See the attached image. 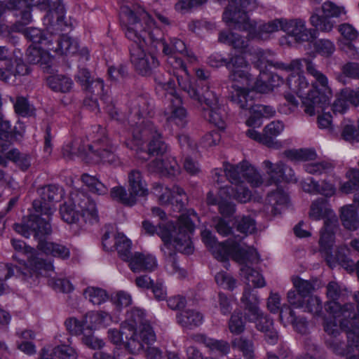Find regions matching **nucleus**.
Masks as SVG:
<instances>
[{
  "label": "nucleus",
  "mask_w": 359,
  "mask_h": 359,
  "mask_svg": "<svg viewBox=\"0 0 359 359\" xmlns=\"http://www.w3.org/2000/svg\"><path fill=\"white\" fill-rule=\"evenodd\" d=\"M343 289L335 281L326 286L325 304L328 317L323 318V329L327 335V346L335 353L347 359H359V327L357 325L358 310L353 304L341 305L337 300Z\"/></svg>",
  "instance_id": "f257e3e1"
},
{
  "label": "nucleus",
  "mask_w": 359,
  "mask_h": 359,
  "mask_svg": "<svg viewBox=\"0 0 359 359\" xmlns=\"http://www.w3.org/2000/svg\"><path fill=\"white\" fill-rule=\"evenodd\" d=\"M121 22L126 36L133 42L130 47V61L136 70L142 75L149 74L158 65L155 56L158 48L154 47V35L161 30L156 27L151 16L141 7L123 6Z\"/></svg>",
  "instance_id": "f03ea898"
},
{
  "label": "nucleus",
  "mask_w": 359,
  "mask_h": 359,
  "mask_svg": "<svg viewBox=\"0 0 359 359\" xmlns=\"http://www.w3.org/2000/svg\"><path fill=\"white\" fill-rule=\"evenodd\" d=\"M224 170L231 185L221 187L218 192V199L211 192L208 194L207 202L210 205L217 204L219 212L226 217L235 212V204L230 201L234 199L240 203H247L252 197L251 191L244 185L245 180L252 187L267 186L262 175L247 161H242L234 165L224 163Z\"/></svg>",
  "instance_id": "7ed1b4c3"
},
{
  "label": "nucleus",
  "mask_w": 359,
  "mask_h": 359,
  "mask_svg": "<svg viewBox=\"0 0 359 359\" xmlns=\"http://www.w3.org/2000/svg\"><path fill=\"white\" fill-rule=\"evenodd\" d=\"M196 217V215L194 212L189 216L184 214L180 215L177 219V226L171 222H162L158 227L148 221L142 223L143 228L147 233L154 234L156 232L161 238L163 242L161 250L167 256L166 271L170 274L176 275L179 278H184L187 272L178 266L172 250L175 249L187 255L192 253L193 246L190 234L194 229L192 217Z\"/></svg>",
  "instance_id": "20e7f679"
},
{
  "label": "nucleus",
  "mask_w": 359,
  "mask_h": 359,
  "mask_svg": "<svg viewBox=\"0 0 359 359\" xmlns=\"http://www.w3.org/2000/svg\"><path fill=\"white\" fill-rule=\"evenodd\" d=\"M203 242L207 248L210 249L214 257L219 261L225 262V266L228 264L226 261L231 257L236 262L243 264L241 271L242 275L245 276L247 283L246 289H249L251 295L257 294L252 292L250 287H262L266 285L263 276L257 271L252 269L247 265L248 262H254L259 260V255L256 250L248 246H243L240 243V240L234 241L228 239L225 242L219 243L215 236L208 230H204L201 233Z\"/></svg>",
  "instance_id": "39448f33"
},
{
  "label": "nucleus",
  "mask_w": 359,
  "mask_h": 359,
  "mask_svg": "<svg viewBox=\"0 0 359 359\" xmlns=\"http://www.w3.org/2000/svg\"><path fill=\"white\" fill-rule=\"evenodd\" d=\"M309 217L313 220H325V229L321 231L319 240L320 250L323 254L328 264L332 267L339 262L347 271H353L354 264L351 260H346L341 253L334 250V236L333 228L337 224V217L330 208L327 201L318 199L311 205Z\"/></svg>",
  "instance_id": "423d86ee"
},
{
  "label": "nucleus",
  "mask_w": 359,
  "mask_h": 359,
  "mask_svg": "<svg viewBox=\"0 0 359 359\" xmlns=\"http://www.w3.org/2000/svg\"><path fill=\"white\" fill-rule=\"evenodd\" d=\"M154 47L163 48V53L168 56V64L174 69L172 74L176 77L179 86L189 94L190 97L199 99L196 90L191 83L190 76L182 60V57H184L189 62H194L196 60L194 55L187 50L185 43L180 39H172L170 43L168 44L161 41V34L159 36L154 35Z\"/></svg>",
  "instance_id": "0eeeda50"
},
{
  "label": "nucleus",
  "mask_w": 359,
  "mask_h": 359,
  "mask_svg": "<svg viewBox=\"0 0 359 359\" xmlns=\"http://www.w3.org/2000/svg\"><path fill=\"white\" fill-rule=\"evenodd\" d=\"M122 333L126 334V347L133 353H139L144 348L143 342L156 341L152 327L144 319L142 310L134 308L128 311L126 319L122 323Z\"/></svg>",
  "instance_id": "6e6552de"
},
{
  "label": "nucleus",
  "mask_w": 359,
  "mask_h": 359,
  "mask_svg": "<svg viewBox=\"0 0 359 359\" xmlns=\"http://www.w3.org/2000/svg\"><path fill=\"white\" fill-rule=\"evenodd\" d=\"M15 231L25 238L32 234L38 241V248L46 255L62 259H68L70 251L66 246L44 240V237L51 233V226L48 221L39 217H32L25 224L14 225Z\"/></svg>",
  "instance_id": "1a4fd4ad"
},
{
  "label": "nucleus",
  "mask_w": 359,
  "mask_h": 359,
  "mask_svg": "<svg viewBox=\"0 0 359 359\" xmlns=\"http://www.w3.org/2000/svg\"><path fill=\"white\" fill-rule=\"evenodd\" d=\"M304 62L306 72L314 78V81L311 83L313 91L303 98V106L306 114L313 116L316 112L323 110L329 104L332 91L327 77L316 68V65L307 59H304Z\"/></svg>",
  "instance_id": "9d476101"
},
{
  "label": "nucleus",
  "mask_w": 359,
  "mask_h": 359,
  "mask_svg": "<svg viewBox=\"0 0 359 359\" xmlns=\"http://www.w3.org/2000/svg\"><path fill=\"white\" fill-rule=\"evenodd\" d=\"M233 69L229 75L232 91L231 101L242 109H248L253 103L250 93L255 90L253 77L249 72L250 66L248 61L242 58L233 60Z\"/></svg>",
  "instance_id": "9b49d317"
},
{
  "label": "nucleus",
  "mask_w": 359,
  "mask_h": 359,
  "mask_svg": "<svg viewBox=\"0 0 359 359\" xmlns=\"http://www.w3.org/2000/svg\"><path fill=\"white\" fill-rule=\"evenodd\" d=\"M62 219L69 224L98 222L99 217L95 203L81 191L71 193L69 201L60 207Z\"/></svg>",
  "instance_id": "f8f14e48"
},
{
  "label": "nucleus",
  "mask_w": 359,
  "mask_h": 359,
  "mask_svg": "<svg viewBox=\"0 0 359 359\" xmlns=\"http://www.w3.org/2000/svg\"><path fill=\"white\" fill-rule=\"evenodd\" d=\"M127 147L135 150L137 158L142 161H147L151 156H163L167 151V145L151 123L147 124L140 135H134Z\"/></svg>",
  "instance_id": "ddd939ff"
},
{
  "label": "nucleus",
  "mask_w": 359,
  "mask_h": 359,
  "mask_svg": "<svg viewBox=\"0 0 359 359\" xmlns=\"http://www.w3.org/2000/svg\"><path fill=\"white\" fill-rule=\"evenodd\" d=\"M156 82V89L165 91L168 100L163 112L166 121L170 125L183 127L187 121V111L182 105L181 97L176 93L174 81L158 76Z\"/></svg>",
  "instance_id": "4468645a"
},
{
  "label": "nucleus",
  "mask_w": 359,
  "mask_h": 359,
  "mask_svg": "<svg viewBox=\"0 0 359 359\" xmlns=\"http://www.w3.org/2000/svg\"><path fill=\"white\" fill-rule=\"evenodd\" d=\"M241 301L244 304L246 319L254 323L256 328L265 334L269 343L275 344L278 340L277 332L273 329L272 320L259 309L258 297L251 295L250 290L246 289Z\"/></svg>",
  "instance_id": "2eb2a0df"
},
{
  "label": "nucleus",
  "mask_w": 359,
  "mask_h": 359,
  "mask_svg": "<svg viewBox=\"0 0 359 359\" xmlns=\"http://www.w3.org/2000/svg\"><path fill=\"white\" fill-rule=\"evenodd\" d=\"M303 61L304 59H294L287 64L279 62L276 65L277 69L287 73L286 79L287 86L292 93L302 99V103L303 98L310 93L311 91H313L311 82L306 78L303 71Z\"/></svg>",
  "instance_id": "dca6fc26"
},
{
  "label": "nucleus",
  "mask_w": 359,
  "mask_h": 359,
  "mask_svg": "<svg viewBox=\"0 0 359 359\" xmlns=\"http://www.w3.org/2000/svg\"><path fill=\"white\" fill-rule=\"evenodd\" d=\"M40 199L34 200L33 208L36 212L41 213L46 217H41L39 215H32V217H39L50 223V217L55 211V203L59 201L62 196V190L55 185H48L39 189Z\"/></svg>",
  "instance_id": "f3484780"
},
{
  "label": "nucleus",
  "mask_w": 359,
  "mask_h": 359,
  "mask_svg": "<svg viewBox=\"0 0 359 359\" xmlns=\"http://www.w3.org/2000/svg\"><path fill=\"white\" fill-rule=\"evenodd\" d=\"M11 243L15 250L17 251V254L13 256L14 259L22 262L23 264H25L27 261L35 271L44 276H48V272L53 270L52 262H46L39 258V255L35 253L34 249L27 246L23 241L13 238L11 240Z\"/></svg>",
  "instance_id": "a211bd4d"
},
{
  "label": "nucleus",
  "mask_w": 359,
  "mask_h": 359,
  "mask_svg": "<svg viewBox=\"0 0 359 359\" xmlns=\"http://www.w3.org/2000/svg\"><path fill=\"white\" fill-rule=\"evenodd\" d=\"M257 7L253 0H230L223 14V20L229 27L239 29L249 19L247 13Z\"/></svg>",
  "instance_id": "6ab92c4d"
},
{
  "label": "nucleus",
  "mask_w": 359,
  "mask_h": 359,
  "mask_svg": "<svg viewBox=\"0 0 359 359\" xmlns=\"http://www.w3.org/2000/svg\"><path fill=\"white\" fill-rule=\"evenodd\" d=\"M199 99L191 97L200 103L204 102L207 107L204 108L203 116L210 123L223 129L225 128V113L220 107L218 102V97L213 91L207 90L201 97L196 91Z\"/></svg>",
  "instance_id": "aec40b11"
},
{
  "label": "nucleus",
  "mask_w": 359,
  "mask_h": 359,
  "mask_svg": "<svg viewBox=\"0 0 359 359\" xmlns=\"http://www.w3.org/2000/svg\"><path fill=\"white\" fill-rule=\"evenodd\" d=\"M88 147L89 160L96 163L102 161L114 165L119 163V158L115 154L116 147L110 144L106 137L97 139Z\"/></svg>",
  "instance_id": "412c9836"
},
{
  "label": "nucleus",
  "mask_w": 359,
  "mask_h": 359,
  "mask_svg": "<svg viewBox=\"0 0 359 359\" xmlns=\"http://www.w3.org/2000/svg\"><path fill=\"white\" fill-rule=\"evenodd\" d=\"M281 28L282 18L262 22L259 25L248 19L238 29L247 31L248 37L251 39L265 40L269 39L271 34L281 30Z\"/></svg>",
  "instance_id": "4be33fe9"
},
{
  "label": "nucleus",
  "mask_w": 359,
  "mask_h": 359,
  "mask_svg": "<svg viewBox=\"0 0 359 359\" xmlns=\"http://www.w3.org/2000/svg\"><path fill=\"white\" fill-rule=\"evenodd\" d=\"M288 303L295 309H303L311 313L314 317L323 316V305L320 298L316 295H309L302 299L294 290H290L287 294Z\"/></svg>",
  "instance_id": "5701e85b"
},
{
  "label": "nucleus",
  "mask_w": 359,
  "mask_h": 359,
  "mask_svg": "<svg viewBox=\"0 0 359 359\" xmlns=\"http://www.w3.org/2000/svg\"><path fill=\"white\" fill-rule=\"evenodd\" d=\"M262 166L268 176L266 182L267 186L283 181L297 182L293 170L287 168L282 161L273 163L269 160H265L262 163Z\"/></svg>",
  "instance_id": "b1692460"
},
{
  "label": "nucleus",
  "mask_w": 359,
  "mask_h": 359,
  "mask_svg": "<svg viewBox=\"0 0 359 359\" xmlns=\"http://www.w3.org/2000/svg\"><path fill=\"white\" fill-rule=\"evenodd\" d=\"M281 30L296 42L308 41L313 39V30L307 28L306 21L302 18H282Z\"/></svg>",
  "instance_id": "393cba45"
},
{
  "label": "nucleus",
  "mask_w": 359,
  "mask_h": 359,
  "mask_svg": "<svg viewBox=\"0 0 359 359\" xmlns=\"http://www.w3.org/2000/svg\"><path fill=\"white\" fill-rule=\"evenodd\" d=\"M126 261L134 273L151 272L158 266L156 258L149 253L136 252Z\"/></svg>",
  "instance_id": "a878e982"
},
{
  "label": "nucleus",
  "mask_w": 359,
  "mask_h": 359,
  "mask_svg": "<svg viewBox=\"0 0 359 359\" xmlns=\"http://www.w3.org/2000/svg\"><path fill=\"white\" fill-rule=\"evenodd\" d=\"M103 247L106 250L116 248L122 259L126 261L131 256V241L125 235L118 233L114 237V242L110 239L108 233H104L102 239Z\"/></svg>",
  "instance_id": "bb28decb"
},
{
  "label": "nucleus",
  "mask_w": 359,
  "mask_h": 359,
  "mask_svg": "<svg viewBox=\"0 0 359 359\" xmlns=\"http://www.w3.org/2000/svg\"><path fill=\"white\" fill-rule=\"evenodd\" d=\"M154 193L158 197L162 203H174L179 205L180 208L184 205L186 200V194L183 189L178 187H173L170 190L167 187H163L161 184H155L153 187Z\"/></svg>",
  "instance_id": "cd10ccee"
},
{
  "label": "nucleus",
  "mask_w": 359,
  "mask_h": 359,
  "mask_svg": "<svg viewBox=\"0 0 359 359\" xmlns=\"http://www.w3.org/2000/svg\"><path fill=\"white\" fill-rule=\"evenodd\" d=\"M46 0H10L7 4L8 9L15 11L16 16L20 17V22L27 25L31 22L30 7L46 3Z\"/></svg>",
  "instance_id": "c85d7f7f"
},
{
  "label": "nucleus",
  "mask_w": 359,
  "mask_h": 359,
  "mask_svg": "<svg viewBox=\"0 0 359 359\" xmlns=\"http://www.w3.org/2000/svg\"><path fill=\"white\" fill-rule=\"evenodd\" d=\"M48 46L44 45L31 44L27 50V57L29 63L40 64L44 69L48 70L52 63V57Z\"/></svg>",
  "instance_id": "c756f323"
},
{
  "label": "nucleus",
  "mask_w": 359,
  "mask_h": 359,
  "mask_svg": "<svg viewBox=\"0 0 359 359\" xmlns=\"http://www.w3.org/2000/svg\"><path fill=\"white\" fill-rule=\"evenodd\" d=\"M149 170L163 175H175L179 173L180 166L174 158L164 154L153 160L149 164Z\"/></svg>",
  "instance_id": "7c9ffc66"
},
{
  "label": "nucleus",
  "mask_w": 359,
  "mask_h": 359,
  "mask_svg": "<svg viewBox=\"0 0 359 359\" xmlns=\"http://www.w3.org/2000/svg\"><path fill=\"white\" fill-rule=\"evenodd\" d=\"M349 103L355 106L359 104V90H353L346 88L339 94L332 105V109L335 114H344L348 107Z\"/></svg>",
  "instance_id": "2f4dec72"
},
{
  "label": "nucleus",
  "mask_w": 359,
  "mask_h": 359,
  "mask_svg": "<svg viewBox=\"0 0 359 359\" xmlns=\"http://www.w3.org/2000/svg\"><path fill=\"white\" fill-rule=\"evenodd\" d=\"M284 79L277 74L268 73L265 70H261L259 77L255 84V90L261 93H266L272 90L275 87L283 83Z\"/></svg>",
  "instance_id": "473e14b6"
},
{
  "label": "nucleus",
  "mask_w": 359,
  "mask_h": 359,
  "mask_svg": "<svg viewBox=\"0 0 359 359\" xmlns=\"http://www.w3.org/2000/svg\"><path fill=\"white\" fill-rule=\"evenodd\" d=\"M288 201L287 195L280 189L269 193L265 201V210L276 215L279 214Z\"/></svg>",
  "instance_id": "72a5a7b5"
},
{
  "label": "nucleus",
  "mask_w": 359,
  "mask_h": 359,
  "mask_svg": "<svg viewBox=\"0 0 359 359\" xmlns=\"http://www.w3.org/2000/svg\"><path fill=\"white\" fill-rule=\"evenodd\" d=\"M128 190L134 197L147 194V184L142 173L136 169L132 170L128 175Z\"/></svg>",
  "instance_id": "f704fd0d"
},
{
  "label": "nucleus",
  "mask_w": 359,
  "mask_h": 359,
  "mask_svg": "<svg viewBox=\"0 0 359 359\" xmlns=\"http://www.w3.org/2000/svg\"><path fill=\"white\" fill-rule=\"evenodd\" d=\"M177 320L183 327L191 329L203 323V316L196 310L186 309L177 313Z\"/></svg>",
  "instance_id": "c9c22d12"
},
{
  "label": "nucleus",
  "mask_w": 359,
  "mask_h": 359,
  "mask_svg": "<svg viewBox=\"0 0 359 359\" xmlns=\"http://www.w3.org/2000/svg\"><path fill=\"white\" fill-rule=\"evenodd\" d=\"M84 323L88 330H94L100 326L108 325L111 321V316L104 311H91L84 316Z\"/></svg>",
  "instance_id": "e433bc0d"
},
{
  "label": "nucleus",
  "mask_w": 359,
  "mask_h": 359,
  "mask_svg": "<svg viewBox=\"0 0 359 359\" xmlns=\"http://www.w3.org/2000/svg\"><path fill=\"white\" fill-rule=\"evenodd\" d=\"M340 219L344 226L349 230H356L359 227V217L352 205L341 208Z\"/></svg>",
  "instance_id": "4c0bfd02"
},
{
  "label": "nucleus",
  "mask_w": 359,
  "mask_h": 359,
  "mask_svg": "<svg viewBox=\"0 0 359 359\" xmlns=\"http://www.w3.org/2000/svg\"><path fill=\"white\" fill-rule=\"evenodd\" d=\"M53 47V52L60 55H74L78 51L77 41L67 35H62L58 40L57 46L52 43L50 48Z\"/></svg>",
  "instance_id": "58836bf2"
},
{
  "label": "nucleus",
  "mask_w": 359,
  "mask_h": 359,
  "mask_svg": "<svg viewBox=\"0 0 359 359\" xmlns=\"http://www.w3.org/2000/svg\"><path fill=\"white\" fill-rule=\"evenodd\" d=\"M273 53L271 50L258 49L253 53L251 60L254 65L259 69L260 73L261 70L266 71L268 66H274L277 68L276 65L278 62H273Z\"/></svg>",
  "instance_id": "ea45409f"
},
{
  "label": "nucleus",
  "mask_w": 359,
  "mask_h": 359,
  "mask_svg": "<svg viewBox=\"0 0 359 359\" xmlns=\"http://www.w3.org/2000/svg\"><path fill=\"white\" fill-rule=\"evenodd\" d=\"M24 34L32 42V44L44 45V46H48V49H53V47L50 48L53 36L44 35L41 29L36 27H28L24 30Z\"/></svg>",
  "instance_id": "a19ab883"
},
{
  "label": "nucleus",
  "mask_w": 359,
  "mask_h": 359,
  "mask_svg": "<svg viewBox=\"0 0 359 359\" xmlns=\"http://www.w3.org/2000/svg\"><path fill=\"white\" fill-rule=\"evenodd\" d=\"M195 341L203 344L211 351H217L222 354H226L229 352L230 347L229 344L222 340H216L208 338L203 334H197L194 337Z\"/></svg>",
  "instance_id": "79ce46f5"
},
{
  "label": "nucleus",
  "mask_w": 359,
  "mask_h": 359,
  "mask_svg": "<svg viewBox=\"0 0 359 359\" xmlns=\"http://www.w3.org/2000/svg\"><path fill=\"white\" fill-rule=\"evenodd\" d=\"M219 41L238 50H244L248 46V40L243 39L238 34L231 32H221Z\"/></svg>",
  "instance_id": "37998d69"
},
{
  "label": "nucleus",
  "mask_w": 359,
  "mask_h": 359,
  "mask_svg": "<svg viewBox=\"0 0 359 359\" xmlns=\"http://www.w3.org/2000/svg\"><path fill=\"white\" fill-rule=\"evenodd\" d=\"M49 87L54 91L67 93L73 86L72 80L63 75H53L48 78Z\"/></svg>",
  "instance_id": "c03bdc74"
},
{
  "label": "nucleus",
  "mask_w": 359,
  "mask_h": 359,
  "mask_svg": "<svg viewBox=\"0 0 359 359\" xmlns=\"http://www.w3.org/2000/svg\"><path fill=\"white\" fill-rule=\"evenodd\" d=\"M318 9L311 14L309 21L312 26L323 32H330L334 27L335 22L330 18L320 15Z\"/></svg>",
  "instance_id": "a18cd8bd"
},
{
  "label": "nucleus",
  "mask_w": 359,
  "mask_h": 359,
  "mask_svg": "<svg viewBox=\"0 0 359 359\" xmlns=\"http://www.w3.org/2000/svg\"><path fill=\"white\" fill-rule=\"evenodd\" d=\"M88 150L87 151L85 145H81L79 140H74L64 145L62 149L63 156L69 159L72 158L75 156H81L88 157Z\"/></svg>",
  "instance_id": "49530a36"
},
{
  "label": "nucleus",
  "mask_w": 359,
  "mask_h": 359,
  "mask_svg": "<svg viewBox=\"0 0 359 359\" xmlns=\"http://www.w3.org/2000/svg\"><path fill=\"white\" fill-rule=\"evenodd\" d=\"M287 309L288 310V314H285L284 311L281 310L280 320L285 324H292L299 332L305 333L306 332V321L305 319H297L294 316V312L289 306H287Z\"/></svg>",
  "instance_id": "de8ad7c7"
},
{
  "label": "nucleus",
  "mask_w": 359,
  "mask_h": 359,
  "mask_svg": "<svg viewBox=\"0 0 359 359\" xmlns=\"http://www.w3.org/2000/svg\"><path fill=\"white\" fill-rule=\"evenodd\" d=\"M334 165L328 161H323L316 163H306L304 165L306 172L311 175H320L331 172Z\"/></svg>",
  "instance_id": "09e8293b"
},
{
  "label": "nucleus",
  "mask_w": 359,
  "mask_h": 359,
  "mask_svg": "<svg viewBox=\"0 0 359 359\" xmlns=\"http://www.w3.org/2000/svg\"><path fill=\"white\" fill-rule=\"evenodd\" d=\"M239 57L242 58L244 61H247L244 56L242 55H236L232 56L229 60H227L222 55L219 53H213L209 57L208 63L210 66L216 68L225 65L229 70L230 74L232 73V70L234 68L233 60Z\"/></svg>",
  "instance_id": "8fccbe9b"
},
{
  "label": "nucleus",
  "mask_w": 359,
  "mask_h": 359,
  "mask_svg": "<svg viewBox=\"0 0 359 359\" xmlns=\"http://www.w3.org/2000/svg\"><path fill=\"white\" fill-rule=\"evenodd\" d=\"M138 103H141L142 104V109H140V106L139 104H135L131 110V121H133V118H135L137 116V118L138 121L135 122L136 125H139L138 127L140 128V129H137L135 131H134V135H140L141 130L147 126L148 123H150L149 121H144V120L141 121V117L144 118V116L147 114V109L145 108L146 106V101L143 99H140ZM133 121H135V119H133Z\"/></svg>",
  "instance_id": "3c124183"
},
{
  "label": "nucleus",
  "mask_w": 359,
  "mask_h": 359,
  "mask_svg": "<svg viewBox=\"0 0 359 359\" xmlns=\"http://www.w3.org/2000/svg\"><path fill=\"white\" fill-rule=\"evenodd\" d=\"M84 296L95 305H100L105 302L108 299L107 292L100 287H88L84 290Z\"/></svg>",
  "instance_id": "603ef678"
},
{
  "label": "nucleus",
  "mask_w": 359,
  "mask_h": 359,
  "mask_svg": "<svg viewBox=\"0 0 359 359\" xmlns=\"http://www.w3.org/2000/svg\"><path fill=\"white\" fill-rule=\"evenodd\" d=\"M292 283L297 294L302 299L311 295L315 290L313 283L311 281L303 280L299 277L292 278Z\"/></svg>",
  "instance_id": "864d4df0"
},
{
  "label": "nucleus",
  "mask_w": 359,
  "mask_h": 359,
  "mask_svg": "<svg viewBox=\"0 0 359 359\" xmlns=\"http://www.w3.org/2000/svg\"><path fill=\"white\" fill-rule=\"evenodd\" d=\"M232 345L241 351L246 359H254V346L252 341L243 337L236 338L232 341Z\"/></svg>",
  "instance_id": "5fc2aeb1"
},
{
  "label": "nucleus",
  "mask_w": 359,
  "mask_h": 359,
  "mask_svg": "<svg viewBox=\"0 0 359 359\" xmlns=\"http://www.w3.org/2000/svg\"><path fill=\"white\" fill-rule=\"evenodd\" d=\"M81 180L88 187L89 190L95 194L102 195L107 192V187L93 176L83 174Z\"/></svg>",
  "instance_id": "6e6d98bb"
},
{
  "label": "nucleus",
  "mask_w": 359,
  "mask_h": 359,
  "mask_svg": "<svg viewBox=\"0 0 359 359\" xmlns=\"http://www.w3.org/2000/svg\"><path fill=\"white\" fill-rule=\"evenodd\" d=\"M6 161L9 159L16 163L22 170H25L31 165V157L27 154H20L16 149H12L6 154Z\"/></svg>",
  "instance_id": "4d7b16f0"
},
{
  "label": "nucleus",
  "mask_w": 359,
  "mask_h": 359,
  "mask_svg": "<svg viewBox=\"0 0 359 359\" xmlns=\"http://www.w3.org/2000/svg\"><path fill=\"white\" fill-rule=\"evenodd\" d=\"M50 349L52 354L57 359H77L78 358L76 350L68 345L57 346Z\"/></svg>",
  "instance_id": "13d9d810"
},
{
  "label": "nucleus",
  "mask_w": 359,
  "mask_h": 359,
  "mask_svg": "<svg viewBox=\"0 0 359 359\" xmlns=\"http://www.w3.org/2000/svg\"><path fill=\"white\" fill-rule=\"evenodd\" d=\"M285 154L291 160L302 161H312L317 156L316 153L311 149L288 151H286Z\"/></svg>",
  "instance_id": "bf43d9fd"
},
{
  "label": "nucleus",
  "mask_w": 359,
  "mask_h": 359,
  "mask_svg": "<svg viewBox=\"0 0 359 359\" xmlns=\"http://www.w3.org/2000/svg\"><path fill=\"white\" fill-rule=\"evenodd\" d=\"M228 326L230 332L233 334H240L244 331L245 323L241 312L234 311L229 320Z\"/></svg>",
  "instance_id": "052dcab7"
},
{
  "label": "nucleus",
  "mask_w": 359,
  "mask_h": 359,
  "mask_svg": "<svg viewBox=\"0 0 359 359\" xmlns=\"http://www.w3.org/2000/svg\"><path fill=\"white\" fill-rule=\"evenodd\" d=\"M341 137L350 142H359V134L351 121H344L342 123Z\"/></svg>",
  "instance_id": "680f3d73"
},
{
  "label": "nucleus",
  "mask_w": 359,
  "mask_h": 359,
  "mask_svg": "<svg viewBox=\"0 0 359 359\" xmlns=\"http://www.w3.org/2000/svg\"><path fill=\"white\" fill-rule=\"evenodd\" d=\"M259 107H262L261 104H255L253 105L252 103L251 106L248 107L250 109V116L249 118L246 121V124L249 127H259L262 124V118H264L262 110L259 111L258 109Z\"/></svg>",
  "instance_id": "e2e57ef3"
},
{
  "label": "nucleus",
  "mask_w": 359,
  "mask_h": 359,
  "mask_svg": "<svg viewBox=\"0 0 359 359\" xmlns=\"http://www.w3.org/2000/svg\"><path fill=\"white\" fill-rule=\"evenodd\" d=\"M111 196L113 198L120 201L124 204L133 205L135 203V197L128 194L123 187H114L111 191Z\"/></svg>",
  "instance_id": "0e129e2a"
},
{
  "label": "nucleus",
  "mask_w": 359,
  "mask_h": 359,
  "mask_svg": "<svg viewBox=\"0 0 359 359\" xmlns=\"http://www.w3.org/2000/svg\"><path fill=\"white\" fill-rule=\"evenodd\" d=\"M89 94L94 95L95 97H102L104 95V88L103 81L97 79H92L89 84H87L83 87Z\"/></svg>",
  "instance_id": "69168bd1"
},
{
  "label": "nucleus",
  "mask_w": 359,
  "mask_h": 359,
  "mask_svg": "<svg viewBox=\"0 0 359 359\" xmlns=\"http://www.w3.org/2000/svg\"><path fill=\"white\" fill-rule=\"evenodd\" d=\"M316 51L323 56L329 57L335 50V46L332 41L328 39H320L316 42Z\"/></svg>",
  "instance_id": "338daca9"
},
{
  "label": "nucleus",
  "mask_w": 359,
  "mask_h": 359,
  "mask_svg": "<svg viewBox=\"0 0 359 359\" xmlns=\"http://www.w3.org/2000/svg\"><path fill=\"white\" fill-rule=\"evenodd\" d=\"M67 330L74 335L83 334L86 328L84 318L81 321L76 318H69L65 321Z\"/></svg>",
  "instance_id": "774afa93"
}]
</instances>
